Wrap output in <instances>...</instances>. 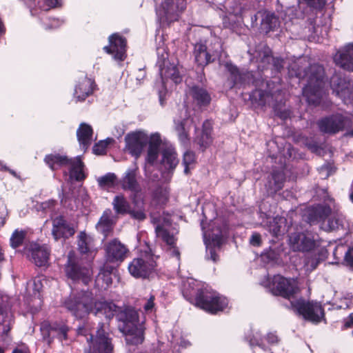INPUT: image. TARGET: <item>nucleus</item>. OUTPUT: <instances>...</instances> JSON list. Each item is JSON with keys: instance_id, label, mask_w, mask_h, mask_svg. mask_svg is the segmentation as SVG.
I'll return each mask as SVG.
<instances>
[{"instance_id": "1", "label": "nucleus", "mask_w": 353, "mask_h": 353, "mask_svg": "<svg viewBox=\"0 0 353 353\" xmlns=\"http://www.w3.org/2000/svg\"><path fill=\"white\" fill-rule=\"evenodd\" d=\"M251 55V60L258 63L256 70L239 68L230 61L225 63V70L228 73V81L231 84L230 88L250 85L260 88L265 80L263 71L270 70L272 75L276 76L285 70L287 64L285 59L274 57L272 49L266 43L256 45Z\"/></svg>"}, {"instance_id": "2", "label": "nucleus", "mask_w": 353, "mask_h": 353, "mask_svg": "<svg viewBox=\"0 0 353 353\" xmlns=\"http://www.w3.org/2000/svg\"><path fill=\"white\" fill-rule=\"evenodd\" d=\"M104 303L110 306L112 315L102 313L101 316L108 321L115 316L119 331L125 336L126 343L132 345L141 344L144 341L145 327L139 322V312L130 305L119 307L112 302L104 301Z\"/></svg>"}, {"instance_id": "3", "label": "nucleus", "mask_w": 353, "mask_h": 353, "mask_svg": "<svg viewBox=\"0 0 353 353\" xmlns=\"http://www.w3.org/2000/svg\"><path fill=\"white\" fill-rule=\"evenodd\" d=\"M183 297L191 304L210 314H216L228 307V300L218 292L199 288L194 281L183 284Z\"/></svg>"}, {"instance_id": "4", "label": "nucleus", "mask_w": 353, "mask_h": 353, "mask_svg": "<svg viewBox=\"0 0 353 353\" xmlns=\"http://www.w3.org/2000/svg\"><path fill=\"white\" fill-rule=\"evenodd\" d=\"M242 97L254 109L272 106L280 119L285 120L290 117V112L283 109L286 102L283 90H252L249 93H242Z\"/></svg>"}, {"instance_id": "5", "label": "nucleus", "mask_w": 353, "mask_h": 353, "mask_svg": "<svg viewBox=\"0 0 353 353\" xmlns=\"http://www.w3.org/2000/svg\"><path fill=\"white\" fill-rule=\"evenodd\" d=\"M65 307L77 319H81L90 313L100 317L102 313H106L109 316L112 315L108 305L87 294L68 299L65 302Z\"/></svg>"}, {"instance_id": "6", "label": "nucleus", "mask_w": 353, "mask_h": 353, "mask_svg": "<svg viewBox=\"0 0 353 353\" xmlns=\"http://www.w3.org/2000/svg\"><path fill=\"white\" fill-rule=\"evenodd\" d=\"M294 64L292 70H289L290 78L296 77L300 81L305 79L306 84L302 88H324L326 82L325 72L323 66L319 63H310L303 69Z\"/></svg>"}, {"instance_id": "7", "label": "nucleus", "mask_w": 353, "mask_h": 353, "mask_svg": "<svg viewBox=\"0 0 353 353\" xmlns=\"http://www.w3.org/2000/svg\"><path fill=\"white\" fill-rule=\"evenodd\" d=\"M290 308L296 315L314 324L319 323L325 317L324 308L320 303L306 301L303 297L290 301Z\"/></svg>"}, {"instance_id": "8", "label": "nucleus", "mask_w": 353, "mask_h": 353, "mask_svg": "<svg viewBox=\"0 0 353 353\" xmlns=\"http://www.w3.org/2000/svg\"><path fill=\"white\" fill-rule=\"evenodd\" d=\"M157 262L152 256H145L133 259L128 264L130 275L135 279H150L156 272Z\"/></svg>"}, {"instance_id": "9", "label": "nucleus", "mask_w": 353, "mask_h": 353, "mask_svg": "<svg viewBox=\"0 0 353 353\" xmlns=\"http://www.w3.org/2000/svg\"><path fill=\"white\" fill-rule=\"evenodd\" d=\"M270 290L272 294L290 301L300 292L296 279L285 278L279 274L274 276Z\"/></svg>"}, {"instance_id": "10", "label": "nucleus", "mask_w": 353, "mask_h": 353, "mask_svg": "<svg viewBox=\"0 0 353 353\" xmlns=\"http://www.w3.org/2000/svg\"><path fill=\"white\" fill-rule=\"evenodd\" d=\"M89 347L84 353H113L114 345L109 334L105 331L104 323H99L96 335L88 338Z\"/></svg>"}, {"instance_id": "11", "label": "nucleus", "mask_w": 353, "mask_h": 353, "mask_svg": "<svg viewBox=\"0 0 353 353\" xmlns=\"http://www.w3.org/2000/svg\"><path fill=\"white\" fill-rule=\"evenodd\" d=\"M185 8L186 0H163L156 11L161 21L170 23L178 21Z\"/></svg>"}, {"instance_id": "12", "label": "nucleus", "mask_w": 353, "mask_h": 353, "mask_svg": "<svg viewBox=\"0 0 353 353\" xmlns=\"http://www.w3.org/2000/svg\"><path fill=\"white\" fill-rule=\"evenodd\" d=\"M64 272L67 278L73 281H81L85 285H88L91 281L92 270L70 255L65 264Z\"/></svg>"}, {"instance_id": "13", "label": "nucleus", "mask_w": 353, "mask_h": 353, "mask_svg": "<svg viewBox=\"0 0 353 353\" xmlns=\"http://www.w3.org/2000/svg\"><path fill=\"white\" fill-rule=\"evenodd\" d=\"M350 121L347 117L341 113H336L320 119L316 122V125L322 133L335 134L344 130Z\"/></svg>"}, {"instance_id": "14", "label": "nucleus", "mask_w": 353, "mask_h": 353, "mask_svg": "<svg viewBox=\"0 0 353 353\" xmlns=\"http://www.w3.org/2000/svg\"><path fill=\"white\" fill-rule=\"evenodd\" d=\"M137 174L136 169H128L118 181V185L123 190L131 192L130 200L134 206H137L139 203V193L141 192Z\"/></svg>"}, {"instance_id": "15", "label": "nucleus", "mask_w": 353, "mask_h": 353, "mask_svg": "<svg viewBox=\"0 0 353 353\" xmlns=\"http://www.w3.org/2000/svg\"><path fill=\"white\" fill-rule=\"evenodd\" d=\"M109 45L103 47L108 54H112L117 61H124L126 57L127 39L119 33H113L108 37Z\"/></svg>"}, {"instance_id": "16", "label": "nucleus", "mask_w": 353, "mask_h": 353, "mask_svg": "<svg viewBox=\"0 0 353 353\" xmlns=\"http://www.w3.org/2000/svg\"><path fill=\"white\" fill-rule=\"evenodd\" d=\"M106 261L111 263H121L127 257L128 248L115 238L104 245Z\"/></svg>"}, {"instance_id": "17", "label": "nucleus", "mask_w": 353, "mask_h": 353, "mask_svg": "<svg viewBox=\"0 0 353 353\" xmlns=\"http://www.w3.org/2000/svg\"><path fill=\"white\" fill-rule=\"evenodd\" d=\"M219 49L211 50L202 43H196L194 46L195 62L199 67L204 68L208 64L214 62L221 55V47L219 44Z\"/></svg>"}, {"instance_id": "18", "label": "nucleus", "mask_w": 353, "mask_h": 353, "mask_svg": "<svg viewBox=\"0 0 353 353\" xmlns=\"http://www.w3.org/2000/svg\"><path fill=\"white\" fill-rule=\"evenodd\" d=\"M125 149L132 157L138 158L148 143V135L141 131L128 133L125 137Z\"/></svg>"}, {"instance_id": "19", "label": "nucleus", "mask_w": 353, "mask_h": 353, "mask_svg": "<svg viewBox=\"0 0 353 353\" xmlns=\"http://www.w3.org/2000/svg\"><path fill=\"white\" fill-rule=\"evenodd\" d=\"M28 251L31 261L37 267H43L48 264L51 253V248L48 245L32 242Z\"/></svg>"}, {"instance_id": "20", "label": "nucleus", "mask_w": 353, "mask_h": 353, "mask_svg": "<svg viewBox=\"0 0 353 353\" xmlns=\"http://www.w3.org/2000/svg\"><path fill=\"white\" fill-rule=\"evenodd\" d=\"M52 235L56 241L61 239H67L72 236L75 233V230L72 225L68 223L62 215L52 219Z\"/></svg>"}, {"instance_id": "21", "label": "nucleus", "mask_w": 353, "mask_h": 353, "mask_svg": "<svg viewBox=\"0 0 353 353\" xmlns=\"http://www.w3.org/2000/svg\"><path fill=\"white\" fill-rule=\"evenodd\" d=\"M290 243L293 250L309 252L316 245L315 241L311 234L294 232L290 236Z\"/></svg>"}, {"instance_id": "22", "label": "nucleus", "mask_w": 353, "mask_h": 353, "mask_svg": "<svg viewBox=\"0 0 353 353\" xmlns=\"http://www.w3.org/2000/svg\"><path fill=\"white\" fill-rule=\"evenodd\" d=\"M213 121L206 119L203 121L201 132L194 139L195 143L199 146V150L205 152L213 142Z\"/></svg>"}, {"instance_id": "23", "label": "nucleus", "mask_w": 353, "mask_h": 353, "mask_svg": "<svg viewBox=\"0 0 353 353\" xmlns=\"http://www.w3.org/2000/svg\"><path fill=\"white\" fill-rule=\"evenodd\" d=\"M261 14L260 32L268 34L280 27L279 17L273 12L263 10H259Z\"/></svg>"}, {"instance_id": "24", "label": "nucleus", "mask_w": 353, "mask_h": 353, "mask_svg": "<svg viewBox=\"0 0 353 353\" xmlns=\"http://www.w3.org/2000/svg\"><path fill=\"white\" fill-rule=\"evenodd\" d=\"M159 74L161 79L162 88H167L169 81L177 85L183 81V77L181 75L176 65L170 63L165 67L159 70Z\"/></svg>"}, {"instance_id": "25", "label": "nucleus", "mask_w": 353, "mask_h": 353, "mask_svg": "<svg viewBox=\"0 0 353 353\" xmlns=\"http://www.w3.org/2000/svg\"><path fill=\"white\" fill-rule=\"evenodd\" d=\"M285 182V172L280 170H273L265 184L267 192L271 195H274L283 189Z\"/></svg>"}, {"instance_id": "26", "label": "nucleus", "mask_w": 353, "mask_h": 353, "mask_svg": "<svg viewBox=\"0 0 353 353\" xmlns=\"http://www.w3.org/2000/svg\"><path fill=\"white\" fill-rule=\"evenodd\" d=\"M114 222L112 219V212L110 208L105 209L99 218L96 228L103 235V239L110 236L114 230Z\"/></svg>"}, {"instance_id": "27", "label": "nucleus", "mask_w": 353, "mask_h": 353, "mask_svg": "<svg viewBox=\"0 0 353 353\" xmlns=\"http://www.w3.org/2000/svg\"><path fill=\"white\" fill-rule=\"evenodd\" d=\"M326 90H302V94L305 97L309 105L316 106H327L328 94Z\"/></svg>"}, {"instance_id": "28", "label": "nucleus", "mask_w": 353, "mask_h": 353, "mask_svg": "<svg viewBox=\"0 0 353 353\" xmlns=\"http://www.w3.org/2000/svg\"><path fill=\"white\" fill-rule=\"evenodd\" d=\"M332 209L328 205L319 204L312 208L308 213V222L312 225L324 222L331 214Z\"/></svg>"}, {"instance_id": "29", "label": "nucleus", "mask_w": 353, "mask_h": 353, "mask_svg": "<svg viewBox=\"0 0 353 353\" xmlns=\"http://www.w3.org/2000/svg\"><path fill=\"white\" fill-rule=\"evenodd\" d=\"M334 61L336 65L344 70L353 72V42L345 47L343 52L336 55Z\"/></svg>"}, {"instance_id": "30", "label": "nucleus", "mask_w": 353, "mask_h": 353, "mask_svg": "<svg viewBox=\"0 0 353 353\" xmlns=\"http://www.w3.org/2000/svg\"><path fill=\"white\" fill-rule=\"evenodd\" d=\"M43 161L52 171H56L62 167L68 166L71 163L70 158L59 153L46 154Z\"/></svg>"}, {"instance_id": "31", "label": "nucleus", "mask_w": 353, "mask_h": 353, "mask_svg": "<svg viewBox=\"0 0 353 353\" xmlns=\"http://www.w3.org/2000/svg\"><path fill=\"white\" fill-rule=\"evenodd\" d=\"M161 163L168 171L172 172L179 163L177 154L174 148H165L161 152Z\"/></svg>"}, {"instance_id": "32", "label": "nucleus", "mask_w": 353, "mask_h": 353, "mask_svg": "<svg viewBox=\"0 0 353 353\" xmlns=\"http://www.w3.org/2000/svg\"><path fill=\"white\" fill-rule=\"evenodd\" d=\"M93 129L91 125L85 123H81L77 130V137L81 145L87 149L92 143Z\"/></svg>"}, {"instance_id": "33", "label": "nucleus", "mask_w": 353, "mask_h": 353, "mask_svg": "<svg viewBox=\"0 0 353 353\" xmlns=\"http://www.w3.org/2000/svg\"><path fill=\"white\" fill-rule=\"evenodd\" d=\"M70 173V176L74 179L77 181H82L86 178V174L84 172V163L81 161L79 157L76 159H71Z\"/></svg>"}, {"instance_id": "34", "label": "nucleus", "mask_w": 353, "mask_h": 353, "mask_svg": "<svg viewBox=\"0 0 353 353\" xmlns=\"http://www.w3.org/2000/svg\"><path fill=\"white\" fill-rule=\"evenodd\" d=\"M152 201L156 206L165 205L169 199L168 192L161 185H158L151 193Z\"/></svg>"}, {"instance_id": "35", "label": "nucleus", "mask_w": 353, "mask_h": 353, "mask_svg": "<svg viewBox=\"0 0 353 353\" xmlns=\"http://www.w3.org/2000/svg\"><path fill=\"white\" fill-rule=\"evenodd\" d=\"M112 205L115 212L121 215L128 214L131 208L130 203L123 194L115 196L112 201Z\"/></svg>"}, {"instance_id": "36", "label": "nucleus", "mask_w": 353, "mask_h": 353, "mask_svg": "<svg viewBox=\"0 0 353 353\" xmlns=\"http://www.w3.org/2000/svg\"><path fill=\"white\" fill-rule=\"evenodd\" d=\"M118 181L117 176L113 172H108L97 179L99 187L104 190L114 188L118 184Z\"/></svg>"}, {"instance_id": "37", "label": "nucleus", "mask_w": 353, "mask_h": 353, "mask_svg": "<svg viewBox=\"0 0 353 353\" xmlns=\"http://www.w3.org/2000/svg\"><path fill=\"white\" fill-rule=\"evenodd\" d=\"M190 95L192 97L194 101L199 107L208 106L211 102V96L207 90H191Z\"/></svg>"}, {"instance_id": "38", "label": "nucleus", "mask_w": 353, "mask_h": 353, "mask_svg": "<svg viewBox=\"0 0 353 353\" xmlns=\"http://www.w3.org/2000/svg\"><path fill=\"white\" fill-rule=\"evenodd\" d=\"M155 232L157 236L161 238L168 247L173 246L174 244H176L177 238L163 225H158L155 228Z\"/></svg>"}, {"instance_id": "39", "label": "nucleus", "mask_w": 353, "mask_h": 353, "mask_svg": "<svg viewBox=\"0 0 353 353\" xmlns=\"http://www.w3.org/2000/svg\"><path fill=\"white\" fill-rule=\"evenodd\" d=\"M78 81L74 88H96L97 84L94 79L88 77L83 72H79L78 74Z\"/></svg>"}, {"instance_id": "40", "label": "nucleus", "mask_w": 353, "mask_h": 353, "mask_svg": "<svg viewBox=\"0 0 353 353\" xmlns=\"http://www.w3.org/2000/svg\"><path fill=\"white\" fill-rule=\"evenodd\" d=\"M145 200L144 198L139 199V203L137 206V210H133L130 208V212L128 213L132 219L138 220L139 221H144L146 218L145 210L144 207Z\"/></svg>"}, {"instance_id": "41", "label": "nucleus", "mask_w": 353, "mask_h": 353, "mask_svg": "<svg viewBox=\"0 0 353 353\" xmlns=\"http://www.w3.org/2000/svg\"><path fill=\"white\" fill-rule=\"evenodd\" d=\"M78 250L81 254L90 252V239L85 232H81L78 236Z\"/></svg>"}, {"instance_id": "42", "label": "nucleus", "mask_w": 353, "mask_h": 353, "mask_svg": "<svg viewBox=\"0 0 353 353\" xmlns=\"http://www.w3.org/2000/svg\"><path fill=\"white\" fill-rule=\"evenodd\" d=\"M332 94L341 98L345 104L353 105V90H332Z\"/></svg>"}, {"instance_id": "43", "label": "nucleus", "mask_w": 353, "mask_h": 353, "mask_svg": "<svg viewBox=\"0 0 353 353\" xmlns=\"http://www.w3.org/2000/svg\"><path fill=\"white\" fill-rule=\"evenodd\" d=\"M26 236V232L25 231L15 230L10 239L11 247L15 249L22 245Z\"/></svg>"}, {"instance_id": "44", "label": "nucleus", "mask_w": 353, "mask_h": 353, "mask_svg": "<svg viewBox=\"0 0 353 353\" xmlns=\"http://www.w3.org/2000/svg\"><path fill=\"white\" fill-rule=\"evenodd\" d=\"M196 163V155L193 151H186L183 157V164L185 167L184 173L189 174L190 173V165Z\"/></svg>"}, {"instance_id": "45", "label": "nucleus", "mask_w": 353, "mask_h": 353, "mask_svg": "<svg viewBox=\"0 0 353 353\" xmlns=\"http://www.w3.org/2000/svg\"><path fill=\"white\" fill-rule=\"evenodd\" d=\"M284 222L285 221L283 220L282 218H274L272 221L270 222V232L275 237H277L279 235H281L282 232L281 229Z\"/></svg>"}, {"instance_id": "46", "label": "nucleus", "mask_w": 353, "mask_h": 353, "mask_svg": "<svg viewBox=\"0 0 353 353\" xmlns=\"http://www.w3.org/2000/svg\"><path fill=\"white\" fill-rule=\"evenodd\" d=\"M114 141V140L112 138H108L105 140L96 143L92 148L93 153L97 155L105 154L108 145Z\"/></svg>"}, {"instance_id": "47", "label": "nucleus", "mask_w": 353, "mask_h": 353, "mask_svg": "<svg viewBox=\"0 0 353 353\" xmlns=\"http://www.w3.org/2000/svg\"><path fill=\"white\" fill-rule=\"evenodd\" d=\"M157 65H159V70L169 65L170 63L168 60V53L164 48H157Z\"/></svg>"}, {"instance_id": "48", "label": "nucleus", "mask_w": 353, "mask_h": 353, "mask_svg": "<svg viewBox=\"0 0 353 353\" xmlns=\"http://www.w3.org/2000/svg\"><path fill=\"white\" fill-rule=\"evenodd\" d=\"M162 143L161 136L159 133L152 134L150 139L148 138V149L159 152Z\"/></svg>"}, {"instance_id": "49", "label": "nucleus", "mask_w": 353, "mask_h": 353, "mask_svg": "<svg viewBox=\"0 0 353 353\" xmlns=\"http://www.w3.org/2000/svg\"><path fill=\"white\" fill-rule=\"evenodd\" d=\"M311 10L315 12L322 11L327 3V0H302Z\"/></svg>"}, {"instance_id": "50", "label": "nucleus", "mask_w": 353, "mask_h": 353, "mask_svg": "<svg viewBox=\"0 0 353 353\" xmlns=\"http://www.w3.org/2000/svg\"><path fill=\"white\" fill-rule=\"evenodd\" d=\"M203 70L204 68L199 67V70L195 73L196 83L190 86L189 88H203L205 85L206 78Z\"/></svg>"}, {"instance_id": "51", "label": "nucleus", "mask_w": 353, "mask_h": 353, "mask_svg": "<svg viewBox=\"0 0 353 353\" xmlns=\"http://www.w3.org/2000/svg\"><path fill=\"white\" fill-rule=\"evenodd\" d=\"M179 132V139L181 143L187 145L190 142V136L188 132L185 129V125L181 122L176 127Z\"/></svg>"}, {"instance_id": "52", "label": "nucleus", "mask_w": 353, "mask_h": 353, "mask_svg": "<svg viewBox=\"0 0 353 353\" xmlns=\"http://www.w3.org/2000/svg\"><path fill=\"white\" fill-rule=\"evenodd\" d=\"M279 256L278 252L272 248L264 251L261 254L263 259L266 262L276 261L279 259Z\"/></svg>"}, {"instance_id": "53", "label": "nucleus", "mask_w": 353, "mask_h": 353, "mask_svg": "<svg viewBox=\"0 0 353 353\" xmlns=\"http://www.w3.org/2000/svg\"><path fill=\"white\" fill-rule=\"evenodd\" d=\"M340 225H341V223L339 219L336 217L329 218L327 220V223L325 226V230L329 232L334 231L338 230Z\"/></svg>"}, {"instance_id": "54", "label": "nucleus", "mask_w": 353, "mask_h": 353, "mask_svg": "<svg viewBox=\"0 0 353 353\" xmlns=\"http://www.w3.org/2000/svg\"><path fill=\"white\" fill-rule=\"evenodd\" d=\"M50 330H54L57 332L58 336L61 339H68V332L69 328L65 325H61L59 327L50 326Z\"/></svg>"}, {"instance_id": "55", "label": "nucleus", "mask_w": 353, "mask_h": 353, "mask_svg": "<svg viewBox=\"0 0 353 353\" xmlns=\"http://www.w3.org/2000/svg\"><path fill=\"white\" fill-rule=\"evenodd\" d=\"M101 281H102V285L105 284V287H109L112 283V274L99 271L97 276V282L99 283Z\"/></svg>"}, {"instance_id": "56", "label": "nucleus", "mask_w": 353, "mask_h": 353, "mask_svg": "<svg viewBox=\"0 0 353 353\" xmlns=\"http://www.w3.org/2000/svg\"><path fill=\"white\" fill-rule=\"evenodd\" d=\"M78 335H81L85 336L86 341H88V338L91 336H94L91 333V326L88 323H84L81 326H79L77 329Z\"/></svg>"}, {"instance_id": "57", "label": "nucleus", "mask_w": 353, "mask_h": 353, "mask_svg": "<svg viewBox=\"0 0 353 353\" xmlns=\"http://www.w3.org/2000/svg\"><path fill=\"white\" fill-rule=\"evenodd\" d=\"M94 90H88L85 92L84 90H74V97L77 99V101H83L90 95L93 94Z\"/></svg>"}, {"instance_id": "58", "label": "nucleus", "mask_w": 353, "mask_h": 353, "mask_svg": "<svg viewBox=\"0 0 353 353\" xmlns=\"http://www.w3.org/2000/svg\"><path fill=\"white\" fill-rule=\"evenodd\" d=\"M298 14L299 11L295 7H288L285 11L283 19L292 21L294 19H298Z\"/></svg>"}, {"instance_id": "59", "label": "nucleus", "mask_w": 353, "mask_h": 353, "mask_svg": "<svg viewBox=\"0 0 353 353\" xmlns=\"http://www.w3.org/2000/svg\"><path fill=\"white\" fill-rule=\"evenodd\" d=\"M222 25L223 28L233 30L236 27V21L234 17H230L229 16L225 15L222 19Z\"/></svg>"}, {"instance_id": "60", "label": "nucleus", "mask_w": 353, "mask_h": 353, "mask_svg": "<svg viewBox=\"0 0 353 353\" xmlns=\"http://www.w3.org/2000/svg\"><path fill=\"white\" fill-rule=\"evenodd\" d=\"M159 152L148 149L146 162L150 165H153L158 159Z\"/></svg>"}, {"instance_id": "61", "label": "nucleus", "mask_w": 353, "mask_h": 353, "mask_svg": "<svg viewBox=\"0 0 353 353\" xmlns=\"http://www.w3.org/2000/svg\"><path fill=\"white\" fill-rule=\"evenodd\" d=\"M344 263L346 266L353 271V247L350 248L345 252Z\"/></svg>"}, {"instance_id": "62", "label": "nucleus", "mask_w": 353, "mask_h": 353, "mask_svg": "<svg viewBox=\"0 0 353 353\" xmlns=\"http://www.w3.org/2000/svg\"><path fill=\"white\" fill-rule=\"evenodd\" d=\"M57 202L54 199H50L48 201L42 202L41 203V208L45 212H52L54 210V208Z\"/></svg>"}, {"instance_id": "63", "label": "nucleus", "mask_w": 353, "mask_h": 353, "mask_svg": "<svg viewBox=\"0 0 353 353\" xmlns=\"http://www.w3.org/2000/svg\"><path fill=\"white\" fill-rule=\"evenodd\" d=\"M172 90H159V99L160 104L163 106L166 103L167 99L170 97Z\"/></svg>"}, {"instance_id": "64", "label": "nucleus", "mask_w": 353, "mask_h": 353, "mask_svg": "<svg viewBox=\"0 0 353 353\" xmlns=\"http://www.w3.org/2000/svg\"><path fill=\"white\" fill-rule=\"evenodd\" d=\"M250 243L254 247H260L262 245L261 236L258 232H254L250 239Z\"/></svg>"}]
</instances>
